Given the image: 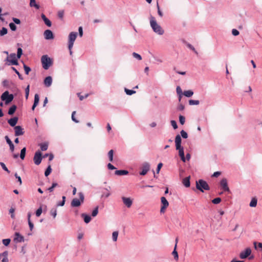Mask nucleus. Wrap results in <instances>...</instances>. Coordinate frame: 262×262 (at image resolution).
<instances>
[{"label":"nucleus","instance_id":"obj_48","mask_svg":"<svg viewBox=\"0 0 262 262\" xmlns=\"http://www.w3.org/2000/svg\"><path fill=\"white\" fill-rule=\"evenodd\" d=\"M118 236V231H114L112 234V238L113 241L116 242L117 240Z\"/></svg>","mask_w":262,"mask_h":262},{"label":"nucleus","instance_id":"obj_25","mask_svg":"<svg viewBox=\"0 0 262 262\" xmlns=\"http://www.w3.org/2000/svg\"><path fill=\"white\" fill-rule=\"evenodd\" d=\"M2 255H3V258L2 260V262H9V260L8 258V252L7 251H5L3 253H2Z\"/></svg>","mask_w":262,"mask_h":262},{"label":"nucleus","instance_id":"obj_34","mask_svg":"<svg viewBox=\"0 0 262 262\" xmlns=\"http://www.w3.org/2000/svg\"><path fill=\"white\" fill-rule=\"evenodd\" d=\"M190 105H198L200 103L199 100L190 99L188 101Z\"/></svg>","mask_w":262,"mask_h":262},{"label":"nucleus","instance_id":"obj_22","mask_svg":"<svg viewBox=\"0 0 262 262\" xmlns=\"http://www.w3.org/2000/svg\"><path fill=\"white\" fill-rule=\"evenodd\" d=\"M16 109L17 106L15 104L12 105L11 107H9L8 114L9 115H13L15 113Z\"/></svg>","mask_w":262,"mask_h":262},{"label":"nucleus","instance_id":"obj_32","mask_svg":"<svg viewBox=\"0 0 262 262\" xmlns=\"http://www.w3.org/2000/svg\"><path fill=\"white\" fill-rule=\"evenodd\" d=\"M253 245L255 249L258 250V249H260L262 251V243L254 242L253 243Z\"/></svg>","mask_w":262,"mask_h":262},{"label":"nucleus","instance_id":"obj_27","mask_svg":"<svg viewBox=\"0 0 262 262\" xmlns=\"http://www.w3.org/2000/svg\"><path fill=\"white\" fill-rule=\"evenodd\" d=\"M52 169L51 168V165L49 164L47 168H46L45 171V177H48L51 173L52 172Z\"/></svg>","mask_w":262,"mask_h":262},{"label":"nucleus","instance_id":"obj_49","mask_svg":"<svg viewBox=\"0 0 262 262\" xmlns=\"http://www.w3.org/2000/svg\"><path fill=\"white\" fill-rule=\"evenodd\" d=\"M98 213V206H96L92 212V216L95 217Z\"/></svg>","mask_w":262,"mask_h":262},{"label":"nucleus","instance_id":"obj_20","mask_svg":"<svg viewBox=\"0 0 262 262\" xmlns=\"http://www.w3.org/2000/svg\"><path fill=\"white\" fill-rule=\"evenodd\" d=\"M81 216L86 224L89 223L92 220L91 216L86 213H83L81 214Z\"/></svg>","mask_w":262,"mask_h":262},{"label":"nucleus","instance_id":"obj_61","mask_svg":"<svg viewBox=\"0 0 262 262\" xmlns=\"http://www.w3.org/2000/svg\"><path fill=\"white\" fill-rule=\"evenodd\" d=\"M12 20L15 24L19 25L21 23L20 19L17 18L13 17Z\"/></svg>","mask_w":262,"mask_h":262},{"label":"nucleus","instance_id":"obj_41","mask_svg":"<svg viewBox=\"0 0 262 262\" xmlns=\"http://www.w3.org/2000/svg\"><path fill=\"white\" fill-rule=\"evenodd\" d=\"M221 201V198L220 197H217L212 200L211 202L214 204H218L220 203Z\"/></svg>","mask_w":262,"mask_h":262},{"label":"nucleus","instance_id":"obj_8","mask_svg":"<svg viewBox=\"0 0 262 262\" xmlns=\"http://www.w3.org/2000/svg\"><path fill=\"white\" fill-rule=\"evenodd\" d=\"M251 249H250V248L248 247V248H246L245 250L242 251L240 253L239 257L241 259H246L249 256V259H252L254 258V256L253 255L251 256Z\"/></svg>","mask_w":262,"mask_h":262},{"label":"nucleus","instance_id":"obj_30","mask_svg":"<svg viewBox=\"0 0 262 262\" xmlns=\"http://www.w3.org/2000/svg\"><path fill=\"white\" fill-rule=\"evenodd\" d=\"M193 94V92L192 90L184 91L183 95L188 98L191 97Z\"/></svg>","mask_w":262,"mask_h":262},{"label":"nucleus","instance_id":"obj_64","mask_svg":"<svg viewBox=\"0 0 262 262\" xmlns=\"http://www.w3.org/2000/svg\"><path fill=\"white\" fill-rule=\"evenodd\" d=\"M15 177L17 179V181L19 182V185H21L22 184V181L21 178L18 176L17 173H15L14 174Z\"/></svg>","mask_w":262,"mask_h":262},{"label":"nucleus","instance_id":"obj_3","mask_svg":"<svg viewBox=\"0 0 262 262\" xmlns=\"http://www.w3.org/2000/svg\"><path fill=\"white\" fill-rule=\"evenodd\" d=\"M196 188L202 192H204V190H210L209 185L203 179H199L196 181Z\"/></svg>","mask_w":262,"mask_h":262},{"label":"nucleus","instance_id":"obj_55","mask_svg":"<svg viewBox=\"0 0 262 262\" xmlns=\"http://www.w3.org/2000/svg\"><path fill=\"white\" fill-rule=\"evenodd\" d=\"M133 56L134 57L137 58L139 60H141L142 59L141 56L137 53L134 52L133 53Z\"/></svg>","mask_w":262,"mask_h":262},{"label":"nucleus","instance_id":"obj_40","mask_svg":"<svg viewBox=\"0 0 262 262\" xmlns=\"http://www.w3.org/2000/svg\"><path fill=\"white\" fill-rule=\"evenodd\" d=\"M124 91L126 95H132L136 93V91L133 90H129L128 89L125 88Z\"/></svg>","mask_w":262,"mask_h":262},{"label":"nucleus","instance_id":"obj_43","mask_svg":"<svg viewBox=\"0 0 262 262\" xmlns=\"http://www.w3.org/2000/svg\"><path fill=\"white\" fill-rule=\"evenodd\" d=\"M58 186V184L56 182H54L52 183V186L48 188L47 190L49 192H52L54 190V188Z\"/></svg>","mask_w":262,"mask_h":262},{"label":"nucleus","instance_id":"obj_21","mask_svg":"<svg viewBox=\"0 0 262 262\" xmlns=\"http://www.w3.org/2000/svg\"><path fill=\"white\" fill-rule=\"evenodd\" d=\"M128 170L124 169L117 170L115 172V174L117 176H125L128 174Z\"/></svg>","mask_w":262,"mask_h":262},{"label":"nucleus","instance_id":"obj_13","mask_svg":"<svg viewBox=\"0 0 262 262\" xmlns=\"http://www.w3.org/2000/svg\"><path fill=\"white\" fill-rule=\"evenodd\" d=\"M43 35L45 38L47 40L53 39L54 38L53 32L49 29L45 31Z\"/></svg>","mask_w":262,"mask_h":262},{"label":"nucleus","instance_id":"obj_11","mask_svg":"<svg viewBox=\"0 0 262 262\" xmlns=\"http://www.w3.org/2000/svg\"><path fill=\"white\" fill-rule=\"evenodd\" d=\"M150 169V165L147 162H144L141 167V171L139 174L141 176H145Z\"/></svg>","mask_w":262,"mask_h":262},{"label":"nucleus","instance_id":"obj_29","mask_svg":"<svg viewBox=\"0 0 262 262\" xmlns=\"http://www.w3.org/2000/svg\"><path fill=\"white\" fill-rule=\"evenodd\" d=\"M39 146L41 151H46L48 148V143L45 142L39 144Z\"/></svg>","mask_w":262,"mask_h":262},{"label":"nucleus","instance_id":"obj_35","mask_svg":"<svg viewBox=\"0 0 262 262\" xmlns=\"http://www.w3.org/2000/svg\"><path fill=\"white\" fill-rule=\"evenodd\" d=\"M8 33V29L5 27H3L2 29L0 30V36H3L7 34Z\"/></svg>","mask_w":262,"mask_h":262},{"label":"nucleus","instance_id":"obj_15","mask_svg":"<svg viewBox=\"0 0 262 262\" xmlns=\"http://www.w3.org/2000/svg\"><path fill=\"white\" fill-rule=\"evenodd\" d=\"M122 200L123 203L126 205L127 208H130L133 204V201L130 198H126L125 196L122 197Z\"/></svg>","mask_w":262,"mask_h":262},{"label":"nucleus","instance_id":"obj_12","mask_svg":"<svg viewBox=\"0 0 262 262\" xmlns=\"http://www.w3.org/2000/svg\"><path fill=\"white\" fill-rule=\"evenodd\" d=\"M220 186L224 191L231 193L229 188L228 186L227 180L226 178L222 179L220 181Z\"/></svg>","mask_w":262,"mask_h":262},{"label":"nucleus","instance_id":"obj_33","mask_svg":"<svg viewBox=\"0 0 262 262\" xmlns=\"http://www.w3.org/2000/svg\"><path fill=\"white\" fill-rule=\"evenodd\" d=\"M176 245H175L173 251L172 252V254L173 255L174 259L176 260H178L179 259V255L178 252L176 250Z\"/></svg>","mask_w":262,"mask_h":262},{"label":"nucleus","instance_id":"obj_2","mask_svg":"<svg viewBox=\"0 0 262 262\" xmlns=\"http://www.w3.org/2000/svg\"><path fill=\"white\" fill-rule=\"evenodd\" d=\"M150 24L152 29L155 33L159 35H163L164 34V30L157 24L155 18L152 15L150 16Z\"/></svg>","mask_w":262,"mask_h":262},{"label":"nucleus","instance_id":"obj_6","mask_svg":"<svg viewBox=\"0 0 262 262\" xmlns=\"http://www.w3.org/2000/svg\"><path fill=\"white\" fill-rule=\"evenodd\" d=\"M14 98V95L9 94L8 91L4 92L1 96L2 101H4L6 105L10 104L13 101Z\"/></svg>","mask_w":262,"mask_h":262},{"label":"nucleus","instance_id":"obj_46","mask_svg":"<svg viewBox=\"0 0 262 262\" xmlns=\"http://www.w3.org/2000/svg\"><path fill=\"white\" fill-rule=\"evenodd\" d=\"M180 134L181 135L180 136H181V137H182V138H183V139H187L188 138V134L187 132H185V130H182L180 132Z\"/></svg>","mask_w":262,"mask_h":262},{"label":"nucleus","instance_id":"obj_63","mask_svg":"<svg viewBox=\"0 0 262 262\" xmlns=\"http://www.w3.org/2000/svg\"><path fill=\"white\" fill-rule=\"evenodd\" d=\"M75 113H76V112H75V111L73 112V113H72V120L74 122H75V123H78V122H79V121H78V120H77V119L75 118V116H74V115H75Z\"/></svg>","mask_w":262,"mask_h":262},{"label":"nucleus","instance_id":"obj_39","mask_svg":"<svg viewBox=\"0 0 262 262\" xmlns=\"http://www.w3.org/2000/svg\"><path fill=\"white\" fill-rule=\"evenodd\" d=\"M11 69L18 75V77L19 79L23 80L24 78H23L22 75L20 74V73L17 70V69L15 68L12 67Z\"/></svg>","mask_w":262,"mask_h":262},{"label":"nucleus","instance_id":"obj_58","mask_svg":"<svg viewBox=\"0 0 262 262\" xmlns=\"http://www.w3.org/2000/svg\"><path fill=\"white\" fill-rule=\"evenodd\" d=\"M157 9H158V13L159 14V15L160 16V17H162L163 14V13L160 10V6L159 5V4L157 2Z\"/></svg>","mask_w":262,"mask_h":262},{"label":"nucleus","instance_id":"obj_16","mask_svg":"<svg viewBox=\"0 0 262 262\" xmlns=\"http://www.w3.org/2000/svg\"><path fill=\"white\" fill-rule=\"evenodd\" d=\"M18 118L17 117H14L10 118L8 120V123L12 127L16 126V124L17 123Z\"/></svg>","mask_w":262,"mask_h":262},{"label":"nucleus","instance_id":"obj_9","mask_svg":"<svg viewBox=\"0 0 262 262\" xmlns=\"http://www.w3.org/2000/svg\"><path fill=\"white\" fill-rule=\"evenodd\" d=\"M77 35L78 33L76 32H72L69 34L68 37V45H69L70 48H73Z\"/></svg>","mask_w":262,"mask_h":262},{"label":"nucleus","instance_id":"obj_59","mask_svg":"<svg viewBox=\"0 0 262 262\" xmlns=\"http://www.w3.org/2000/svg\"><path fill=\"white\" fill-rule=\"evenodd\" d=\"M162 166H163V164L161 162L159 163L158 164L157 167V169H156V172H157V173H159V172H160V171Z\"/></svg>","mask_w":262,"mask_h":262},{"label":"nucleus","instance_id":"obj_26","mask_svg":"<svg viewBox=\"0 0 262 262\" xmlns=\"http://www.w3.org/2000/svg\"><path fill=\"white\" fill-rule=\"evenodd\" d=\"M257 199L256 197H254L251 200L249 206L251 207H255L257 205Z\"/></svg>","mask_w":262,"mask_h":262},{"label":"nucleus","instance_id":"obj_57","mask_svg":"<svg viewBox=\"0 0 262 262\" xmlns=\"http://www.w3.org/2000/svg\"><path fill=\"white\" fill-rule=\"evenodd\" d=\"M170 123H171V125H172V126L173 127V128L174 129H176L177 128H178L177 123L175 120H171L170 121Z\"/></svg>","mask_w":262,"mask_h":262},{"label":"nucleus","instance_id":"obj_62","mask_svg":"<svg viewBox=\"0 0 262 262\" xmlns=\"http://www.w3.org/2000/svg\"><path fill=\"white\" fill-rule=\"evenodd\" d=\"M232 34L233 36H237L238 35H239V31L235 29H233L232 30Z\"/></svg>","mask_w":262,"mask_h":262},{"label":"nucleus","instance_id":"obj_10","mask_svg":"<svg viewBox=\"0 0 262 262\" xmlns=\"http://www.w3.org/2000/svg\"><path fill=\"white\" fill-rule=\"evenodd\" d=\"M42 158L41 151L39 150L36 151L33 157L34 163L36 165H39L41 163Z\"/></svg>","mask_w":262,"mask_h":262},{"label":"nucleus","instance_id":"obj_1","mask_svg":"<svg viewBox=\"0 0 262 262\" xmlns=\"http://www.w3.org/2000/svg\"><path fill=\"white\" fill-rule=\"evenodd\" d=\"M182 139L180 135H177L175 138L176 148L179 150V155L181 160L185 162V157L184 154V148L181 146Z\"/></svg>","mask_w":262,"mask_h":262},{"label":"nucleus","instance_id":"obj_50","mask_svg":"<svg viewBox=\"0 0 262 262\" xmlns=\"http://www.w3.org/2000/svg\"><path fill=\"white\" fill-rule=\"evenodd\" d=\"M9 27L10 28V29L12 31H15L17 29V27H16V25L13 23H10L9 24Z\"/></svg>","mask_w":262,"mask_h":262},{"label":"nucleus","instance_id":"obj_38","mask_svg":"<svg viewBox=\"0 0 262 262\" xmlns=\"http://www.w3.org/2000/svg\"><path fill=\"white\" fill-rule=\"evenodd\" d=\"M113 155H114V150L113 149L110 150L108 152V157L109 161L110 162L113 161Z\"/></svg>","mask_w":262,"mask_h":262},{"label":"nucleus","instance_id":"obj_51","mask_svg":"<svg viewBox=\"0 0 262 262\" xmlns=\"http://www.w3.org/2000/svg\"><path fill=\"white\" fill-rule=\"evenodd\" d=\"M179 122L181 124L183 125L185 122V118L184 116L180 115L179 117Z\"/></svg>","mask_w":262,"mask_h":262},{"label":"nucleus","instance_id":"obj_52","mask_svg":"<svg viewBox=\"0 0 262 262\" xmlns=\"http://www.w3.org/2000/svg\"><path fill=\"white\" fill-rule=\"evenodd\" d=\"M2 242H3V244L5 246H8L10 244L11 240L10 238H6V239H3Z\"/></svg>","mask_w":262,"mask_h":262},{"label":"nucleus","instance_id":"obj_60","mask_svg":"<svg viewBox=\"0 0 262 262\" xmlns=\"http://www.w3.org/2000/svg\"><path fill=\"white\" fill-rule=\"evenodd\" d=\"M184 108H185L184 105L183 104L180 103L177 106V110H178L179 111H182L184 110Z\"/></svg>","mask_w":262,"mask_h":262},{"label":"nucleus","instance_id":"obj_19","mask_svg":"<svg viewBox=\"0 0 262 262\" xmlns=\"http://www.w3.org/2000/svg\"><path fill=\"white\" fill-rule=\"evenodd\" d=\"M41 17L45 24L49 27H50L52 26V22L50 21L49 19H48L44 14H41Z\"/></svg>","mask_w":262,"mask_h":262},{"label":"nucleus","instance_id":"obj_18","mask_svg":"<svg viewBox=\"0 0 262 262\" xmlns=\"http://www.w3.org/2000/svg\"><path fill=\"white\" fill-rule=\"evenodd\" d=\"M52 78L50 76L46 77L43 80V83H44L45 85L47 87L50 86L52 84Z\"/></svg>","mask_w":262,"mask_h":262},{"label":"nucleus","instance_id":"obj_54","mask_svg":"<svg viewBox=\"0 0 262 262\" xmlns=\"http://www.w3.org/2000/svg\"><path fill=\"white\" fill-rule=\"evenodd\" d=\"M58 17L60 19H62L64 15V11L63 10H60L58 12L57 14Z\"/></svg>","mask_w":262,"mask_h":262},{"label":"nucleus","instance_id":"obj_28","mask_svg":"<svg viewBox=\"0 0 262 262\" xmlns=\"http://www.w3.org/2000/svg\"><path fill=\"white\" fill-rule=\"evenodd\" d=\"M30 6L31 7H34L36 9H39L40 6L36 3L35 0H30Z\"/></svg>","mask_w":262,"mask_h":262},{"label":"nucleus","instance_id":"obj_5","mask_svg":"<svg viewBox=\"0 0 262 262\" xmlns=\"http://www.w3.org/2000/svg\"><path fill=\"white\" fill-rule=\"evenodd\" d=\"M42 68L47 70L52 65L53 61L47 55H43L41 58Z\"/></svg>","mask_w":262,"mask_h":262},{"label":"nucleus","instance_id":"obj_23","mask_svg":"<svg viewBox=\"0 0 262 262\" xmlns=\"http://www.w3.org/2000/svg\"><path fill=\"white\" fill-rule=\"evenodd\" d=\"M182 183L186 187H189L190 186V176L183 179Z\"/></svg>","mask_w":262,"mask_h":262},{"label":"nucleus","instance_id":"obj_53","mask_svg":"<svg viewBox=\"0 0 262 262\" xmlns=\"http://www.w3.org/2000/svg\"><path fill=\"white\" fill-rule=\"evenodd\" d=\"M30 85H28L25 89V98L28 99L29 95Z\"/></svg>","mask_w":262,"mask_h":262},{"label":"nucleus","instance_id":"obj_4","mask_svg":"<svg viewBox=\"0 0 262 262\" xmlns=\"http://www.w3.org/2000/svg\"><path fill=\"white\" fill-rule=\"evenodd\" d=\"M78 196L79 199L74 198L71 203V206L72 207H78L83 203L84 201V195L83 192H79L78 193Z\"/></svg>","mask_w":262,"mask_h":262},{"label":"nucleus","instance_id":"obj_56","mask_svg":"<svg viewBox=\"0 0 262 262\" xmlns=\"http://www.w3.org/2000/svg\"><path fill=\"white\" fill-rule=\"evenodd\" d=\"M176 91L178 95H183V92L180 86H178L176 88Z\"/></svg>","mask_w":262,"mask_h":262},{"label":"nucleus","instance_id":"obj_36","mask_svg":"<svg viewBox=\"0 0 262 262\" xmlns=\"http://www.w3.org/2000/svg\"><path fill=\"white\" fill-rule=\"evenodd\" d=\"M2 84H3V86L7 89H9L10 88V82L9 81L7 80V79H5L2 82Z\"/></svg>","mask_w":262,"mask_h":262},{"label":"nucleus","instance_id":"obj_7","mask_svg":"<svg viewBox=\"0 0 262 262\" xmlns=\"http://www.w3.org/2000/svg\"><path fill=\"white\" fill-rule=\"evenodd\" d=\"M18 58H17L15 53H11L9 56L6 58V60L9 62L7 63L8 66H17L18 64Z\"/></svg>","mask_w":262,"mask_h":262},{"label":"nucleus","instance_id":"obj_47","mask_svg":"<svg viewBox=\"0 0 262 262\" xmlns=\"http://www.w3.org/2000/svg\"><path fill=\"white\" fill-rule=\"evenodd\" d=\"M23 55V50L21 48H17V54L16 55L17 57V58H18V59H19L21 55Z\"/></svg>","mask_w":262,"mask_h":262},{"label":"nucleus","instance_id":"obj_42","mask_svg":"<svg viewBox=\"0 0 262 262\" xmlns=\"http://www.w3.org/2000/svg\"><path fill=\"white\" fill-rule=\"evenodd\" d=\"M24 68L25 74L26 75H28L29 72L31 71V69L29 67H28L26 64H25L24 63Z\"/></svg>","mask_w":262,"mask_h":262},{"label":"nucleus","instance_id":"obj_44","mask_svg":"<svg viewBox=\"0 0 262 262\" xmlns=\"http://www.w3.org/2000/svg\"><path fill=\"white\" fill-rule=\"evenodd\" d=\"M0 165L4 170L10 173V171L8 169L4 163L0 162Z\"/></svg>","mask_w":262,"mask_h":262},{"label":"nucleus","instance_id":"obj_14","mask_svg":"<svg viewBox=\"0 0 262 262\" xmlns=\"http://www.w3.org/2000/svg\"><path fill=\"white\" fill-rule=\"evenodd\" d=\"M14 129L15 136H19L24 134L25 132L24 131V128H23L21 126L17 125L15 126Z\"/></svg>","mask_w":262,"mask_h":262},{"label":"nucleus","instance_id":"obj_31","mask_svg":"<svg viewBox=\"0 0 262 262\" xmlns=\"http://www.w3.org/2000/svg\"><path fill=\"white\" fill-rule=\"evenodd\" d=\"M26 148L24 147L21 149L20 153L19 155V157L21 160H24L25 159V156H26Z\"/></svg>","mask_w":262,"mask_h":262},{"label":"nucleus","instance_id":"obj_17","mask_svg":"<svg viewBox=\"0 0 262 262\" xmlns=\"http://www.w3.org/2000/svg\"><path fill=\"white\" fill-rule=\"evenodd\" d=\"M15 242H22L24 241V237L20 234L19 232L15 233V237L14 238Z\"/></svg>","mask_w":262,"mask_h":262},{"label":"nucleus","instance_id":"obj_45","mask_svg":"<svg viewBox=\"0 0 262 262\" xmlns=\"http://www.w3.org/2000/svg\"><path fill=\"white\" fill-rule=\"evenodd\" d=\"M42 212V209L41 206H40L36 211L35 215L37 217H39L40 216Z\"/></svg>","mask_w":262,"mask_h":262},{"label":"nucleus","instance_id":"obj_37","mask_svg":"<svg viewBox=\"0 0 262 262\" xmlns=\"http://www.w3.org/2000/svg\"><path fill=\"white\" fill-rule=\"evenodd\" d=\"M50 214L54 219H55L57 215V210L56 208H52L50 210Z\"/></svg>","mask_w":262,"mask_h":262},{"label":"nucleus","instance_id":"obj_24","mask_svg":"<svg viewBox=\"0 0 262 262\" xmlns=\"http://www.w3.org/2000/svg\"><path fill=\"white\" fill-rule=\"evenodd\" d=\"M161 206L165 207H167L169 205V203L164 196L161 198Z\"/></svg>","mask_w":262,"mask_h":262}]
</instances>
